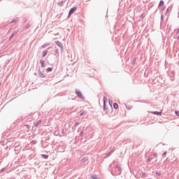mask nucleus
I'll return each instance as SVG.
<instances>
[{
    "label": "nucleus",
    "mask_w": 179,
    "mask_h": 179,
    "mask_svg": "<svg viewBox=\"0 0 179 179\" xmlns=\"http://www.w3.org/2000/svg\"><path fill=\"white\" fill-rule=\"evenodd\" d=\"M77 8L76 7H73L72 8L69 13V16H71V15H72V13H73V12H75Z\"/></svg>",
    "instance_id": "1"
},
{
    "label": "nucleus",
    "mask_w": 179,
    "mask_h": 179,
    "mask_svg": "<svg viewBox=\"0 0 179 179\" xmlns=\"http://www.w3.org/2000/svg\"><path fill=\"white\" fill-rule=\"evenodd\" d=\"M152 114H154L155 115H162V114H163V112L155 111V112H152Z\"/></svg>",
    "instance_id": "2"
},
{
    "label": "nucleus",
    "mask_w": 179,
    "mask_h": 179,
    "mask_svg": "<svg viewBox=\"0 0 179 179\" xmlns=\"http://www.w3.org/2000/svg\"><path fill=\"white\" fill-rule=\"evenodd\" d=\"M55 43L57 45H58V47H59L60 48H63L62 43H61V42L57 41Z\"/></svg>",
    "instance_id": "3"
},
{
    "label": "nucleus",
    "mask_w": 179,
    "mask_h": 179,
    "mask_svg": "<svg viewBox=\"0 0 179 179\" xmlns=\"http://www.w3.org/2000/svg\"><path fill=\"white\" fill-rule=\"evenodd\" d=\"M113 108H115V110H118V103H113Z\"/></svg>",
    "instance_id": "4"
},
{
    "label": "nucleus",
    "mask_w": 179,
    "mask_h": 179,
    "mask_svg": "<svg viewBox=\"0 0 179 179\" xmlns=\"http://www.w3.org/2000/svg\"><path fill=\"white\" fill-rule=\"evenodd\" d=\"M48 53V51H43V52H42V57H45Z\"/></svg>",
    "instance_id": "5"
},
{
    "label": "nucleus",
    "mask_w": 179,
    "mask_h": 179,
    "mask_svg": "<svg viewBox=\"0 0 179 179\" xmlns=\"http://www.w3.org/2000/svg\"><path fill=\"white\" fill-rule=\"evenodd\" d=\"M103 106L106 107V101H107V98L106 96L103 97Z\"/></svg>",
    "instance_id": "6"
},
{
    "label": "nucleus",
    "mask_w": 179,
    "mask_h": 179,
    "mask_svg": "<svg viewBox=\"0 0 179 179\" xmlns=\"http://www.w3.org/2000/svg\"><path fill=\"white\" fill-rule=\"evenodd\" d=\"M163 5H164V1H161L159 2V7L160 8V7L163 6Z\"/></svg>",
    "instance_id": "7"
},
{
    "label": "nucleus",
    "mask_w": 179,
    "mask_h": 179,
    "mask_svg": "<svg viewBox=\"0 0 179 179\" xmlns=\"http://www.w3.org/2000/svg\"><path fill=\"white\" fill-rule=\"evenodd\" d=\"M41 66H42V68H44V66H45V64H44V60H41Z\"/></svg>",
    "instance_id": "8"
},
{
    "label": "nucleus",
    "mask_w": 179,
    "mask_h": 179,
    "mask_svg": "<svg viewBox=\"0 0 179 179\" xmlns=\"http://www.w3.org/2000/svg\"><path fill=\"white\" fill-rule=\"evenodd\" d=\"M39 76L41 78H45V75L44 73H41V72L39 73Z\"/></svg>",
    "instance_id": "9"
},
{
    "label": "nucleus",
    "mask_w": 179,
    "mask_h": 179,
    "mask_svg": "<svg viewBox=\"0 0 179 179\" xmlns=\"http://www.w3.org/2000/svg\"><path fill=\"white\" fill-rule=\"evenodd\" d=\"M40 124H41V120H38V121L35 124V127H38V125H40Z\"/></svg>",
    "instance_id": "10"
},
{
    "label": "nucleus",
    "mask_w": 179,
    "mask_h": 179,
    "mask_svg": "<svg viewBox=\"0 0 179 179\" xmlns=\"http://www.w3.org/2000/svg\"><path fill=\"white\" fill-rule=\"evenodd\" d=\"M77 96H78V97L82 98V92H77Z\"/></svg>",
    "instance_id": "11"
},
{
    "label": "nucleus",
    "mask_w": 179,
    "mask_h": 179,
    "mask_svg": "<svg viewBox=\"0 0 179 179\" xmlns=\"http://www.w3.org/2000/svg\"><path fill=\"white\" fill-rule=\"evenodd\" d=\"M51 71H52V68L49 67L46 69V72H51Z\"/></svg>",
    "instance_id": "12"
},
{
    "label": "nucleus",
    "mask_w": 179,
    "mask_h": 179,
    "mask_svg": "<svg viewBox=\"0 0 179 179\" xmlns=\"http://www.w3.org/2000/svg\"><path fill=\"white\" fill-rule=\"evenodd\" d=\"M41 157L43 158V159H47L48 157V155H41Z\"/></svg>",
    "instance_id": "13"
},
{
    "label": "nucleus",
    "mask_w": 179,
    "mask_h": 179,
    "mask_svg": "<svg viewBox=\"0 0 179 179\" xmlns=\"http://www.w3.org/2000/svg\"><path fill=\"white\" fill-rule=\"evenodd\" d=\"M48 45H50V44L43 45H42V48H45V47H48Z\"/></svg>",
    "instance_id": "14"
},
{
    "label": "nucleus",
    "mask_w": 179,
    "mask_h": 179,
    "mask_svg": "<svg viewBox=\"0 0 179 179\" xmlns=\"http://www.w3.org/2000/svg\"><path fill=\"white\" fill-rule=\"evenodd\" d=\"M175 114H176V115H177L178 117H179V111H178V110H176V111H175Z\"/></svg>",
    "instance_id": "15"
},
{
    "label": "nucleus",
    "mask_w": 179,
    "mask_h": 179,
    "mask_svg": "<svg viewBox=\"0 0 179 179\" xmlns=\"http://www.w3.org/2000/svg\"><path fill=\"white\" fill-rule=\"evenodd\" d=\"M92 179H99V178L96 176H94L92 177Z\"/></svg>",
    "instance_id": "16"
},
{
    "label": "nucleus",
    "mask_w": 179,
    "mask_h": 179,
    "mask_svg": "<svg viewBox=\"0 0 179 179\" xmlns=\"http://www.w3.org/2000/svg\"><path fill=\"white\" fill-rule=\"evenodd\" d=\"M152 160V158H148V162H150Z\"/></svg>",
    "instance_id": "17"
},
{
    "label": "nucleus",
    "mask_w": 179,
    "mask_h": 179,
    "mask_svg": "<svg viewBox=\"0 0 179 179\" xmlns=\"http://www.w3.org/2000/svg\"><path fill=\"white\" fill-rule=\"evenodd\" d=\"M111 155V152L108 154V156H110Z\"/></svg>",
    "instance_id": "18"
},
{
    "label": "nucleus",
    "mask_w": 179,
    "mask_h": 179,
    "mask_svg": "<svg viewBox=\"0 0 179 179\" xmlns=\"http://www.w3.org/2000/svg\"><path fill=\"white\" fill-rule=\"evenodd\" d=\"M80 115H83V113H80Z\"/></svg>",
    "instance_id": "19"
},
{
    "label": "nucleus",
    "mask_w": 179,
    "mask_h": 179,
    "mask_svg": "<svg viewBox=\"0 0 179 179\" xmlns=\"http://www.w3.org/2000/svg\"><path fill=\"white\" fill-rule=\"evenodd\" d=\"M178 33H179V29H178Z\"/></svg>",
    "instance_id": "20"
}]
</instances>
